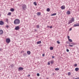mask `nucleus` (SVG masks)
<instances>
[{"mask_svg":"<svg viewBox=\"0 0 79 79\" xmlns=\"http://www.w3.org/2000/svg\"><path fill=\"white\" fill-rule=\"evenodd\" d=\"M19 23H20V20L19 19H17L14 21V24L15 25L19 24Z\"/></svg>","mask_w":79,"mask_h":79,"instance_id":"obj_1","label":"nucleus"},{"mask_svg":"<svg viewBox=\"0 0 79 79\" xmlns=\"http://www.w3.org/2000/svg\"><path fill=\"white\" fill-rule=\"evenodd\" d=\"M22 8L23 10L25 11L27 9V6L25 4H23L22 6Z\"/></svg>","mask_w":79,"mask_h":79,"instance_id":"obj_2","label":"nucleus"},{"mask_svg":"<svg viewBox=\"0 0 79 79\" xmlns=\"http://www.w3.org/2000/svg\"><path fill=\"white\" fill-rule=\"evenodd\" d=\"M74 19L72 17V19L69 20V21L68 23V24H69L72 23H73V22H74Z\"/></svg>","mask_w":79,"mask_h":79,"instance_id":"obj_3","label":"nucleus"},{"mask_svg":"<svg viewBox=\"0 0 79 79\" xmlns=\"http://www.w3.org/2000/svg\"><path fill=\"white\" fill-rule=\"evenodd\" d=\"M10 41L11 40L9 38H7L6 40V42L7 44H9Z\"/></svg>","mask_w":79,"mask_h":79,"instance_id":"obj_4","label":"nucleus"},{"mask_svg":"<svg viewBox=\"0 0 79 79\" xmlns=\"http://www.w3.org/2000/svg\"><path fill=\"white\" fill-rule=\"evenodd\" d=\"M24 69V68L23 67H20L18 69L19 71H23Z\"/></svg>","mask_w":79,"mask_h":79,"instance_id":"obj_5","label":"nucleus"},{"mask_svg":"<svg viewBox=\"0 0 79 79\" xmlns=\"http://www.w3.org/2000/svg\"><path fill=\"white\" fill-rule=\"evenodd\" d=\"M15 30H16V31L18 30H19V26H17L15 28Z\"/></svg>","mask_w":79,"mask_h":79,"instance_id":"obj_6","label":"nucleus"},{"mask_svg":"<svg viewBox=\"0 0 79 79\" xmlns=\"http://www.w3.org/2000/svg\"><path fill=\"white\" fill-rule=\"evenodd\" d=\"M3 24H4V22H3L2 21H0V25L2 26L3 25Z\"/></svg>","mask_w":79,"mask_h":79,"instance_id":"obj_7","label":"nucleus"},{"mask_svg":"<svg viewBox=\"0 0 79 79\" xmlns=\"http://www.w3.org/2000/svg\"><path fill=\"white\" fill-rule=\"evenodd\" d=\"M74 27H76L77 26H79V23H77L73 25Z\"/></svg>","mask_w":79,"mask_h":79,"instance_id":"obj_8","label":"nucleus"},{"mask_svg":"<svg viewBox=\"0 0 79 79\" xmlns=\"http://www.w3.org/2000/svg\"><path fill=\"white\" fill-rule=\"evenodd\" d=\"M3 33V30H0V35H2V34Z\"/></svg>","mask_w":79,"mask_h":79,"instance_id":"obj_9","label":"nucleus"},{"mask_svg":"<svg viewBox=\"0 0 79 79\" xmlns=\"http://www.w3.org/2000/svg\"><path fill=\"white\" fill-rule=\"evenodd\" d=\"M61 8L62 10H64L65 8V6H61Z\"/></svg>","mask_w":79,"mask_h":79,"instance_id":"obj_10","label":"nucleus"},{"mask_svg":"<svg viewBox=\"0 0 79 79\" xmlns=\"http://www.w3.org/2000/svg\"><path fill=\"white\" fill-rule=\"evenodd\" d=\"M67 15H70L71 14V12L69 11H68L67 12Z\"/></svg>","mask_w":79,"mask_h":79,"instance_id":"obj_11","label":"nucleus"},{"mask_svg":"<svg viewBox=\"0 0 79 79\" xmlns=\"http://www.w3.org/2000/svg\"><path fill=\"white\" fill-rule=\"evenodd\" d=\"M41 15V13L40 12H39L37 13V16H40Z\"/></svg>","mask_w":79,"mask_h":79,"instance_id":"obj_12","label":"nucleus"},{"mask_svg":"<svg viewBox=\"0 0 79 79\" xmlns=\"http://www.w3.org/2000/svg\"><path fill=\"white\" fill-rule=\"evenodd\" d=\"M27 54L28 55H30L31 54V52L30 51H28L27 52Z\"/></svg>","mask_w":79,"mask_h":79,"instance_id":"obj_13","label":"nucleus"},{"mask_svg":"<svg viewBox=\"0 0 79 79\" xmlns=\"http://www.w3.org/2000/svg\"><path fill=\"white\" fill-rule=\"evenodd\" d=\"M75 70L76 71H79V68H76L75 69Z\"/></svg>","mask_w":79,"mask_h":79,"instance_id":"obj_14","label":"nucleus"},{"mask_svg":"<svg viewBox=\"0 0 79 79\" xmlns=\"http://www.w3.org/2000/svg\"><path fill=\"white\" fill-rule=\"evenodd\" d=\"M50 11V8H48L47 9V11L48 12H49Z\"/></svg>","mask_w":79,"mask_h":79,"instance_id":"obj_15","label":"nucleus"},{"mask_svg":"<svg viewBox=\"0 0 79 79\" xmlns=\"http://www.w3.org/2000/svg\"><path fill=\"white\" fill-rule=\"evenodd\" d=\"M10 10L11 11L13 12L14 11H15V9H14L13 8H12L10 9Z\"/></svg>","mask_w":79,"mask_h":79,"instance_id":"obj_16","label":"nucleus"},{"mask_svg":"<svg viewBox=\"0 0 79 79\" xmlns=\"http://www.w3.org/2000/svg\"><path fill=\"white\" fill-rule=\"evenodd\" d=\"M41 43V41H39L37 42V44H40Z\"/></svg>","mask_w":79,"mask_h":79,"instance_id":"obj_17","label":"nucleus"},{"mask_svg":"<svg viewBox=\"0 0 79 79\" xmlns=\"http://www.w3.org/2000/svg\"><path fill=\"white\" fill-rule=\"evenodd\" d=\"M55 15H56V13H55L54 14H53L51 15V16H55Z\"/></svg>","mask_w":79,"mask_h":79,"instance_id":"obj_18","label":"nucleus"},{"mask_svg":"<svg viewBox=\"0 0 79 79\" xmlns=\"http://www.w3.org/2000/svg\"><path fill=\"white\" fill-rule=\"evenodd\" d=\"M68 40L70 42H73V40L71 39H69Z\"/></svg>","mask_w":79,"mask_h":79,"instance_id":"obj_19","label":"nucleus"},{"mask_svg":"<svg viewBox=\"0 0 79 79\" xmlns=\"http://www.w3.org/2000/svg\"><path fill=\"white\" fill-rule=\"evenodd\" d=\"M55 71H59L60 70V69L59 68H56L55 69Z\"/></svg>","mask_w":79,"mask_h":79,"instance_id":"obj_20","label":"nucleus"},{"mask_svg":"<svg viewBox=\"0 0 79 79\" xmlns=\"http://www.w3.org/2000/svg\"><path fill=\"white\" fill-rule=\"evenodd\" d=\"M50 50H53V47H51L50 48Z\"/></svg>","mask_w":79,"mask_h":79,"instance_id":"obj_21","label":"nucleus"},{"mask_svg":"<svg viewBox=\"0 0 79 79\" xmlns=\"http://www.w3.org/2000/svg\"><path fill=\"white\" fill-rule=\"evenodd\" d=\"M34 4L35 6H36L37 5V3L35 2H34Z\"/></svg>","mask_w":79,"mask_h":79,"instance_id":"obj_22","label":"nucleus"},{"mask_svg":"<svg viewBox=\"0 0 79 79\" xmlns=\"http://www.w3.org/2000/svg\"><path fill=\"white\" fill-rule=\"evenodd\" d=\"M11 15V12H9L8 13V15Z\"/></svg>","mask_w":79,"mask_h":79,"instance_id":"obj_23","label":"nucleus"},{"mask_svg":"<svg viewBox=\"0 0 79 79\" xmlns=\"http://www.w3.org/2000/svg\"><path fill=\"white\" fill-rule=\"evenodd\" d=\"M71 73L70 72H69L68 73V76H70V75H71Z\"/></svg>","mask_w":79,"mask_h":79,"instance_id":"obj_24","label":"nucleus"},{"mask_svg":"<svg viewBox=\"0 0 79 79\" xmlns=\"http://www.w3.org/2000/svg\"><path fill=\"white\" fill-rule=\"evenodd\" d=\"M77 64H74V66H75V67H77Z\"/></svg>","mask_w":79,"mask_h":79,"instance_id":"obj_25","label":"nucleus"},{"mask_svg":"<svg viewBox=\"0 0 79 79\" xmlns=\"http://www.w3.org/2000/svg\"><path fill=\"white\" fill-rule=\"evenodd\" d=\"M51 64H53V60H51Z\"/></svg>","mask_w":79,"mask_h":79,"instance_id":"obj_26","label":"nucleus"},{"mask_svg":"<svg viewBox=\"0 0 79 79\" xmlns=\"http://www.w3.org/2000/svg\"><path fill=\"white\" fill-rule=\"evenodd\" d=\"M36 27L37 28H39V25H36Z\"/></svg>","mask_w":79,"mask_h":79,"instance_id":"obj_27","label":"nucleus"},{"mask_svg":"<svg viewBox=\"0 0 79 79\" xmlns=\"http://www.w3.org/2000/svg\"><path fill=\"white\" fill-rule=\"evenodd\" d=\"M6 19V22H8V19Z\"/></svg>","mask_w":79,"mask_h":79,"instance_id":"obj_28","label":"nucleus"},{"mask_svg":"<svg viewBox=\"0 0 79 79\" xmlns=\"http://www.w3.org/2000/svg\"><path fill=\"white\" fill-rule=\"evenodd\" d=\"M66 51L67 52H69V49H66Z\"/></svg>","mask_w":79,"mask_h":79,"instance_id":"obj_29","label":"nucleus"},{"mask_svg":"<svg viewBox=\"0 0 79 79\" xmlns=\"http://www.w3.org/2000/svg\"><path fill=\"white\" fill-rule=\"evenodd\" d=\"M69 47H73V45H71V44H69Z\"/></svg>","mask_w":79,"mask_h":79,"instance_id":"obj_30","label":"nucleus"},{"mask_svg":"<svg viewBox=\"0 0 79 79\" xmlns=\"http://www.w3.org/2000/svg\"><path fill=\"white\" fill-rule=\"evenodd\" d=\"M57 44H60V41H57Z\"/></svg>","mask_w":79,"mask_h":79,"instance_id":"obj_31","label":"nucleus"},{"mask_svg":"<svg viewBox=\"0 0 79 79\" xmlns=\"http://www.w3.org/2000/svg\"><path fill=\"white\" fill-rule=\"evenodd\" d=\"M37 76H40V74H39V73H38L37 74Z\"/></svg>","mask_w":79,"mask_h":79,"instance_id":"obj_32","label":"nucleus"},{"mask_svg":"<svg viewBox=\"0 0 79 79\" xmlns=\"http://www.w3.org/2000/svg\"><path fill=\"white\" fill-rule=\"evenodd\" d=\"M48 65H50V61H49L48 62Z\"/></svg>","mask_w":79,"mask_h":79,"instance_id":"obj_33","label":"nucleus"},{"mask_svg":"<svg viewBox=\"0 0 79 79\" xmlns=\"http://www.w3.org/2000/svg\"><path fill=\"white\" fill-rule=\"evenodd\" d=\"M31 75H30V74H29L28 75H27V77H29Z\"/></svg>","mask_w":79,"mask_h":79,"instance_id":"obj_34","label":"nucleus"},{"mask_svg":"<svg viewBox=\"0 0 79 79\" xmlns=\"http://www.w3.org/2000/svg\"><path fill=\"white\" fill-rule=\"evenodd\" d=\"M70 38V37H69V36H68V40H69V38Z\"/></svg>","mask_w":79,"mask_h":79,"instance_id":"obj_35","label":"nucleus"},{"mask_svg":"<svg viewBox=\"0 0 79 79\" xmlns=\"http://www.w3.org/2000/svg\"><path fill=\"white\" fill-rule=\"evenodd\" d=\"M2 50H3L1 48H0V51H1V52L2 51Z\"/></svg>","mask_w":79,"mask_h":79,"instance_id":"obj_36","label":"nucleus"},{"mask_svg":"<svg viewBox=\"0 0 79 79\" xmlns=\"http://www.w3.org/2000/svg\"><path fill=\"white\" fill-rule=\"evenodd\" d=\"M52 58H55V56H52Z\"/></svg>","mask_w":79,"mask_h":79,"instance_id":"obj_37","label":"nucleus"},{"mask_svg":"<svg viewBox=\"0 0 79 79\" xmlns=\"http://www.w3.org/2000/svg\"><path fill=\"white\" fill-rule=\"evenodd\" d=\"M43 56H45V54H43L42 55Z\"/></svg>","mask_w":79,"mask_h":79,"instance_id":"obj_38","label":"nucleus"},{"mask_svg":"<svg viewBox=\"0 0 79 79\" xmlns=\"http://www.w3.org/2000/svg\"><path fill=\"white\" fill-rule=\"evenodd\" d=\"M14 66L13 64H12L11 65V67H13Z\"/></svg>","mask_w":79,"mask_h":79,"instance_id":"obj_39","label":"nucleus"},{"mask_svg":"<svg viewBox=\"0 0 79 79\" xmlns=\"http://www.w3.org/2000/svg\"><path fill=\"white\" fill-rule=\"evenodd\" d=\"M71 30H72V28H70L69 30L71 31Z\"/></svg>","mask_w":79,"mask_h":79,"instance_id":"obj_40","label":"nucleus"},{"mask_svg":"<svg viewBox=\"0 0 79 79\" xmlns=\"http://www.w3.org/2000/svg\"><path fill=\"white\" fill-rule=\"evenodd\" d=\"M6 27H7V28L8 27V25L6 26Z\"/></svg>","mask_w":79,"mask_h":79,"instance_id":"obj_41","label":"nucleus"},{"mask_svg":"<svg viewBox=\"0 0 79 79\" xmlns=\"http://www.w3.org/2000/svg\"><path fill=\"white\" fill-rule=\"evenodd\" d=\"M52 27H52V26H51L50 27V28L51 29V28H52Z\"/></svg>","mask_w":79,"mask_h":79,"instance_id":"obj_42","label":"nucleus"},{"mask_svg":"<svg viewBox=\"0 0 79 79\" xmlns=\"http://www.w3.org/2000/svg\"><path fill=\"white\" fill-rule=\"evenodd\" d=\"M71 44H72V45H74V43H71Z\"/></svg>","mask_w":79,"mask_h":79,"instance_id":"obj_43","label":"nucleus"},{"mask_svg":"<svg viewBox=\"0 0 79 79\" xmlns=\"http://www.w3.org/2000/svg\"><path fill=\"white\" fill-rule=\"evenodd\" d=\"M52 75H53V76H54V74H55V73H52Z\"/></svg>","mask_w":79,"mask_h":79,"instance_id":"obj_44","label":"nucleus"},{"mask_svg":"<svg viewBox=\"0 0 79 79\" xmlns=\"http://www.w3.org/2000/svg\"><path fill=\"white\" fill-rule=\"evenodd\" d=\"M49 27V26H47V27Z\"/></svg>","mask_w":79,"mask_h":79,"instance_id":"obj_45","label":"nucleus"},{"mask_svg":"<svg viewBox=\"0 0 79 79\" xmlns=\"http://www.w3.org/2000/svg\"><path fill=\"white\" fill-rule=\"evenodd\" d=\"M0 17H1V14H0Z\"/></svg>","mask_w":79,"mask_h":79,"instance_id":"obj_46","label":"nucleus"},{"mask_svg":"<svg viewBox=\"0 0 79 79\" xmlns=\"http://www.w3.org/2000/svg\"><path fill=\"white\" fill-rule=\"evenodd\" d=\"M35 31H37V30H35Z\"/></svg>","mask_w":79,"mask_h":79,"instance_id":"obj_47","label":"nucleus"},{"mask_svg":"<svg viewBox=\"0 0 79 79\" xmlns=\"http://www.w3.org/2000/svg\"><path fill=\"white\" fill-rule=\"evenodd\" d=\"M47 79H48V78H47Z\"/></svg>","mask_w":79,"mask_h":79,"instance_id":"obj_48","label":"nucleus"}]
</instances>
